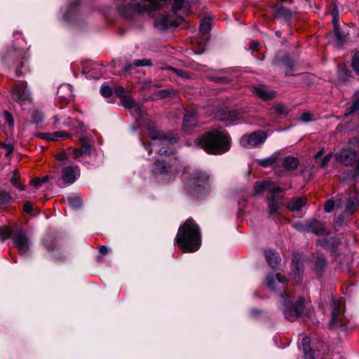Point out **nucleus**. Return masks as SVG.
I'll return each instance as SVG.
<instances>
[{"label":"nucleus","mask_w":359,"mask_h":359,"mask_svg":"<svg viewBox=\"0 0 359 359\" xmlns=\"http://www.w3.org/2000/svg\"><path fill=\"white\" fill-rule=\"evenodd\" d=\"M100 93L104 97H109L112 95V90L109 86H103L100 88Z\"/></svg>","instance_id":"obj_42"},{"label":"nucleus","mask_w":359,"mask_h":359,"mask_svg":"<svg viewBox=\"0 0 359 359\" xmlns=\"http://www.w3.org/2000/svg\"><path fill=\"white\" fill-rule=\"evenodd\" d=\"M259 47V43L257 41H252L250 46V48L252 50H257Z\"/></svg>","instance_id":"obj_60"},{"label":"nucleus","mask_w":359,"mask_h":359,"mask_svg":"<svg viewBox=\"0 0 359 359\" xmlns=\"http://www.w3.org/2000/svg\"><path fill=\"white\" fill-rule=\"evenodd\" d=\"M331 319L328 324L330 329L338 328L344 325L343 315L344 312V302L341 299H334L330 305Z\"/></svg>","instance_id":"obj_7"},{"label":"nucleus","mask_w":359,"mask_h":359,"mask_svg":"<svg viewBox=\"0 0 359 359\" xmlns=\"http://www.w3.org/2000/svg\"><path fill=\"white\" fill-rule=\"evenodd\" d=\"M255 93L264 100H270L276 97V92L269 90L265 86L259 85L255 87Z\"/></svg>","instance_id":"obj_17"},{"label":"nucleus","mask_w":359,"mask_h":359,"mask_svg":"<svg viewBox=\"0 0 359 359\" xmlns=\"http://www.w3.org/2000/svg\"><path fill=\"white\" fill-rule=\"evenodd\" d=\"M332 22H333V24H334V29L337 30L338 27H339V20H338L337 15H334L333 16Z\"/></svg>","instance_id":"obj_62"},{"label":"nucleus","mask_w":359,"mask_h":359,"mask_svg":"<svg viewBox=\"0 0 359 359\" xmlns=\"http://www.w3.org/2000/svg\"><path fill=\"white\" fill-rule=\"evenodd\" d=\"M327 243V241L326 239H320L317 241V244L320 245L323 247H325Z\"/></svg>","instance_id":"obj_63"},{"label":"nucleus","mask_w":359,"mask_h":359,"mask_svg":"<svg viewBox=\"0 0 359 359\" xmlns=\"http://www.w3.org/2000/svg\"><path fill=\"white\" fill-rule=\"evenodd\" d=\"M98 250H99V253L100 254V255L102 256H104V255H106L108 252H109V249L107 248V246L105 245H101L98 248Z\"/></svg>","instance_id":"obj_59"},{"label":"nucleus","mask_w":359,"mask_h":359,"mask_svg":"<svg viewBox=\"0 0 359 359\" xmlns=\"http://www.w3.org/2000/svg\"><path fill=\"white\" fill-rule=\"evenodd\" d=\"M184 4L185 0H174L173 5L172 6V13L177 15V12L184 7Z\"/></svg>","instance_id":"obj_35"},{"label":"nucleus","mask_w":359,"mask_h":359,"mask_svg":"<svg viewBox=\"0 0 359 359\" xmlns=\"http://www.w3.org/2000/svg\"><path fill=\"white\" fill-rule=\"evenodd\" d=\"M327 266V262L324 256H319L315 263V271L318 276H322Z\"/></svg>","instance_id":"obj_25"},{"label":"nucleus","mask_w":359,"mask_h":359,"mask_svg":"<svg viewBox=\"0 0 359 359\" xmlns=\"http://www.w3.org/2000/svg\"><path fill=\"white\" fill-rule=\"evenodd\" d=\"M170 166L165 163L163 161H157L155 163L154 172L156 175H163L168 173Z\"/></svg>","instance_id":"obj_26"},{"label":"nucleus","mask_w":359,"mask_h":359,"mask_svg":"<svg viewBox=\"0 0 359 359\" xmlns=\"http://www.w3.org/2000/svg\"><path fill=\"white\" fill-rule=\"evenodd\" d=\"M80 175V169L78 165H64L60 170V178L64 184H73Z\"/></svg>","instance_id":"obj_9"},{"label":"nucleus","mask_w":359,"mask_h":359,"mask_svg":"<svg viewBox=\"0 0 359 359\" xmlns=\"http://www.w3.org/2000/svg\"><path fill=\"white\" fill-rule=\"evenodd\" d=\"M334 207V202L332 200H328L326 201L324 205V210L327 212H330L332 210Z\"/></svg>","instance_id":"obj_50"},{"label":"nucleus","mask_w":359,"mask_h":359,"mask_svg":"<svg viewBox=\"0 0 359 359\" xmlns=\"http://www.w3.org/2000/svg\"><path fill=\"white\" fill-rule=\"evenodd\" d=\"M265 257L268 264L272 268L276 267L280 262V258L278 254L272 250H266Z\"/></svg>","instance_id":"obj_20"},{"label":"nucleus","mask_w":359,"mask_h":359,"mask_svg":"<svg viewBox=\"0 0 359 359\" xmlns=\"http://www.w3.org/2000/svg\"><path fill=\"white\" fill-rule=\"evenodd\" d=\"M339 208L342 209L344 216H351L359 208V198L357 194L348 198L346 201H340Z\"/></svg>","instance_id":"obj_11"},{"label":"nucleus","mask_w":359,"mask_h":359,"mask_svg":"<svg viewBox=\"0 0 359 359\" xmlns=\"http://www.w3.org/2000/svg\"><path fill=\"white\" fill-rule=\"evenodd\" d=\"M69 150H72V151L74 158H78L80 156L84 155L83 153H81V149L69 147Z\"/></svg>","instance_id":"obj_55"},{"label":"nucleus","mask_w":359,"mask_h":359,"mask_svg":"<svg viewBox=\"0 0 359 359\" xmlns=\"http://www.w3.org/2000/svg\"><path fill=\"white\" fill-rule=\"evenodd\" d=\"M331 157H332V154H329L327 155H326L321 161L320 162V166L321 167H325L327 165V164L328 163V162L330 161L331 159Z\"/></svg>","instance_id":"obj_56"},{"label":"nucleus","mask_w":359,"mask_h":359,"mask_svg":"<svg viewBox=\"0 0 359 359\" xmlns=\"http://www.w3.org/2000/svg\"><path fill=\"white\" fill-rule=\"evenodd\" d=\"M114 93L119 97L120 98L123 97V96L126 95L124 94V89L121 86H117L114 89Z\"/></svg>","instance_id":"obj_54"},{"label":"nucleus","mask_w":359,"mask_h":359,"mask_svg":"<svg viewBox=\"0 0 359 359\" xmlns=\"http://www.w3.org/2000/svg\"><path fill=\"white\" fill-rule=\"evenodd\" d=\"M274 111L278 115H283V114H288V110H287V107L283 105V104H276L274 107Z\"/></svg>","instance_id":"obj_37"},{"label":"nucleus","mask_w":359,"mask_h":359,"mask_svg":"<svg viewBox=\"0 0 359 359\" xmlns=\"http://www.w3.org/2000/svg\"><path fill=\"white\" fill-rule=\"evenodd\" d=\"M287 281V278L282 276L280 273L276 275H269L266 277V285L271 290L276 289V285H283Z\"/></svg>","instance_id":"obj_18"},{"label":"nucleus","mask_w":359,"mask_h":359,"mask_svg":"<svg viewBox=\"0 0 359 359\" xmlns=\"http://www.w3.org/2000/svg\"><path fill=\"white\" fill-rule=\"evenodd\" d=\"M11 182L15 187L18 188L20 191H24L25 189L24 182L21 181L20 173L17 170H15L13 172V175L11 178Z\"/></svg>","instance_id":"obj_24"},{"label":"nucleus","mask_w":359,"mask_h":359,"mask_svg":"<svg viewBox=\"0 0 359 359\" xmlns=\"http://www.w3.org/2000/svg\"><path fill=\"white\" fill-rule=\"evenodd\" d=\"M208 180V176L205 172L201 171H196L192 174L189 180V184L191 186L201 187L204 186Z\"/></svg>","instance_id":"obj_16"},{"label":"nucleus","mask_w":359,"mask_h":359,"mask_svg":"<svg viewBox=\"0 0 359 359\" xmlns=\"http://www.w3.org/2000/svg\"><path fill=\"white\" fill-rule=\"evenodd\" d=\"M67 201L69 205L74 209L80 208L83 204L82 199L77 196L68 198Z\"/></svg>","instance_id":"obj_32"},{"label":"nucleus","mask_w":359,"mask_h":359,"mask_svg":"<svg viewBox=\"0 0 359 359\" xmlns=\"http://www.w3.org/2000/svg\"><path fill=\"white\" fill-rule=\"evenodd\" d=\"M265 190L270 194L266 201L269 214L272 215L277 213L278 210L284 205L282 201L283 196L278 195L284 189L271 181H264L255 186V191L257 194H262Z\"/></svg>","instance_id":"obj_3"},{"label":"nucleus","mask_w":359,"mask_h":359,"mask_svg":"<svg viewBox=\"0 0 359 359\" xmlns=\"http://www.w3.org/2000/svg\"><path fill=\"white\" fill-rule=\"evenodd\" d=\"M201 231L199 225L192 219L182 224L175 238V244L186 253L198 250L201 245Z\"/></svg>","instance_id":"obj_1"},{"label":"nucleus","mask_w":359,"mask_h":359,"mask_svg":"<svg viewBox=\"0 0 359 359\" xmlns=\"http://www.w3.org/2000/svg\"><path fill=\"white\" fill-rule=\"evenodd\" d=\"M158 24L163 27H168L177 25V23H175V21L171 19V17L169 15H166L159 19Z\"/></svg>","instance_id":"obj_29"},{"label":"nucleus","mask_w":359,"mask_h":359,"mask_svg":"<svg viewBox=\"0 0 359 359\" xmlns=\"http://www.w3.org/2000/svg\"><path fill=\"white\" fill-rule=\"evenodd\" d=\"M277 160V157L274 155L271 156L264 159L257 160V163L262 167H269L272 165Z\"/></svg>","instance_id":"obj_31"},{"label":"nucleus","mask_w":359,"mask_h":359,"mask_svg":"<svg viewBox=\"0 0 359 359\" xmlns=\"http://www.w3.org/2000/svg\"><path fill=\"white\" fill-rule=\"evenodd\" d=\"M122 105L126 108L132 109L135 107V102L134 100L128 95H124L121 98Z\"/></svg>","instance_id":"obj_33"},{"label":"nucleus","mask_w":359,"mask_h":359,"mask_svg":"<svg viewBox=\"0 0 359 359\" xmlns=\"http://www.w3.org/2000/svg\"><path fill=\"white\" fill-rule=\"evenodd\" d=\"M3 117L5 120V122L8 123L10 127H13L14 125V121L12 115L7 111H5L3 114Z\"/></svg>","instance_id":"obj_43"},{"label":"nucleus","mask_w":359,"mask_h":359,"mask_svg":"<svg viewBox=\"0 0 359 359\" xmlns=\"http://www.w3.org/2000/svg\"><path fill=\"white\" fill-rule=\"evenodd\" d=\"M166 1L167 0H142L140 3L123 6L121 11L125 17L129 18L135 14L158 10L164 6Z\"/></svg>","instance_id":"obj_5"},{"label":"nucleus","mask_w":359,"mask_h":359,"mask_svg":"<svg viewBox=\"0 0 359 359\" xmlns=\"http://www.w3.org/2000/svg\"><path fill=\"white\" fill-rule=\"evenodd\" d=\"M355 157L356 154L355 151L349 146L335 154L336 159L345 165H351L355 161Z\"/></svg>","instance_id":"obj_12"},{"label":"nucleus","mask_w":359,"mask_h":359,"mask_svg":"<svg viewBox=\"0 0 359 359\" xmlns=\"http://www.w3.org/2000/svg\"><path fill=\"white\" fill-rule=\"evenodd\" d=\"M334 32L339 42L342 43L345 36L340 32L339 27H338L337 30L334 29Z\"/></svg>","instance_id":"obj_57"},{"label":"nucleus","mask_w":359,"mask_h":359,"mask_svg":"<svg viewBox=\"0 0 359 359\" xmlns=\"http://www.w3.org/2000/svg\"><path fill=\"white\" fill-rule=\"evenodd\" d=\"M148 130L149 137L151 140H159L162 143L168 142L170 144H172L177 141L175 137H168L154 126H149Z\"/></svg>","instance_id":"obj_14"},{"label":"nucleus","mask_w":359,"mask_h":359,"mask_svg":"<svg viewBox=\"0 0 359 359\" xmlns=\"http://www.w3.org/2000/svg\"><path fill=\"white\" fill-rule=\"evenodd\" d=\"M37 136L42 139L47 141H52L55 140L54 138V133H39Z\"/></svg>","instance_id":"obj_44"},{"label":"nucleus","mask_w":359,"mask_h":359,"mask_svg":"<svg viewBox=\"0 0 359 359\" xmlns=\"http://www.w3.org/2000/svg\"><path fill=\"white\" fill-rule=\"evenodd\" d=\"M11 200L12 198L8 192L0 191V206L8 204Z\"/></svg>","instance_id":"obj_34"},{"label":"nucleus","mask_w":359,"mask_h":359,"mask_svg":"<svg viewBox=\"0 0 359 359\" xmlns=\"http://www.w3.org/2000/svg\"><path fill=\"white\" fill-rule=\"evenodd\" d=\"M280 297L283 303L282 309L287 320L292 322L304 315H306L304 306L305 300L303 297H299L298 299L294 302L287 292L284 294H281Z\"/></svg>","instance_id":"obj_4"},{"label":"nucleus","mask_w":359,"mask_h":359,"mask_svg":"<svg viewBox=\"0 0 359 359\" xmlns=\"http://www.w3.org/2000/svg\"><path fill=\"white\" fill-rule=\"evenodd\" d=\"M305 230L316 235H323L326 233L325 225L321 222L312 219L306 224Z\"/></svg>","instance_id":"obj_15"},{"label":"nucleus","mask_w":359,"mask_h":359,"mask_svg":"<svg viewBox=\"0 0 359 359\" xmlns=\"http://www.w3.org/2000/svg\"><path fill=\"white\" fill-rule=\"evenodd\" d=\"M151 61L149 59L135 60L133 61L134 67L151 66Z\"/></svg>","instance_id":"obj_39"},{"label":"nucleus","mask_w":359,"mask_h":359,"mask_svg":"<svg viewBox=\"0 0 359 359\" xmlns=\"http://www.w3.org/2000/svg\"><path fill=\"white\" fill-rule=\"evenodd\" d=\"M358 175H359V158L358 159L357 165H356V167L355 168V171H354V173L353 175V177H356Z\"/></svg>","instance_id":"obj_64"},{"label":"nucleus","mask_w":359,"mask_h":359,"mask_svg":"<svg viewBox=\"0 0 359 359\" xmlns=\"http://www.w3.org/2000/svg\"><path fill=\"white\" fill-rule=\"evenodd\" d=\"M302 256L299 254L293 255L292 268L294 272L299 275L302 271Z\"/></svg>","instance_id":"obj_23"},{"label":"nucleus","mask_w":359,"mask_h":359,"mask_svg":"<svg viewBox=\"0 0 359 359\" xmlns=\"http://www.w3.org/2000/svg\"><path fill=\"white\" fill-rule=\"evenodd\" d=\"M1 146H2V148L6 151V156H8L9 155H11L12 154V152L13 151V145L10 144H1Z\"/></svg>","instance_id":"obj_51"},{"label":"nucleus","mask_w":359,"mask_h":359,"mask_svg":"<svg viewBox=\"0 0 359 359\" xmlns=\"http://www.w3.org/2000/svg\"><path fill=\"white\" fill-rule=\"evenodd\" d=\"M197 125V118L194 112H188L184 116L183 128L189 130Z\"/></svg>","instance_id":"obj_19"},{"label":"nucleus","mask_w":359,"mask_h":359,"mask_svg":"<svg viewBox=\"0 0 359 359\" xmlns=\"http://www.w3.org/2000/svg\"><path fill=\"white\" fill-rule=\"evenodd\" d=\"M41 184L42 182L39 177H34L30 181V185L36 189H39L41 187Z\"/></svg>","instance_id":"obj_49"},{"label":"nucleus","mask_w":359,"mask_h":359,"mask_svg":"<svg viewBox=\"0 0 359 359\" xmlns=\"http://www.w3.org/2000/svg\"><path fill=\"white\" fill-rule=\"evenodd\" d=\"M23 211L27 214L33 215H35V214H34V205L30 201H26L24 203Z\"/></svg>","instance_id":"obj_40"},{"label":"nucleus","mask_w":359,"mask_h":359,"mask_svg":"<svg viewBox=\"0 0 359 359\" xmlns=\"http://www.w3.org/2000/svg\"><path fill=\"white\" fill-rule=\"evenodd\" d=\"M198 144L208 154L220 155L230 149L231 137L227 132L215 129L202 134Z\"/></svg>","instance_id":"obj_2"},{"label":"nucleus","mask_w":359,"mask_h":359,"mask_svg":"<svg viewBox=\"0 0 359 359\" xmlns=\"http://www.w3.org/2000/svg\"><path fill=\"white\" fill-rule=\"evenodd\" d=\"M310 345V339L307 336H304L302 338V346L304 351L305 354L308 353V350L309 349Z\"/></svg>","instance_id":"obj_47"},{"label":"nucleus","mask_w":359,"mask_h":359,"mask_svg":"<svg viewBox=\"0 0 359 359\" xmlns=\"http://www.w3.org/2000/svg\"><path fill=\"white\" fill-rule=\"evenodd\" d=\"M12 97L16 102L20 104L29 100L30 94L27 88V86L25 83L16 85L13 89Z\"/></svg>","instance_id":"obj_13"},{"label":"nucleus","mask_w":359,"mask_h":359,"mask_svg":"<svg viewBox=\"0 0 359 359\" xmlns=\"http://www.w3.org/2000/svg\"><path fill=\"white\" fill-rule=\"evenodd\" d=\"M267 133L264 130H257L248 135H243L240 139L241 144L245 147H257L264 143Z\"/></svg>","instance_id":"obj_8"},{"label":"nucleus","mask_w":359,"mask_h":359,"mask_svg":"<svg viewBox=\"0 0 359 359\" xmlns=\"http://www.w3.org/2000/svg\"><path fill=\"white\" fill-rule=\"evenodd\" d=\"M212 19L209 17L204 18L200 24V30L203 33H207L211 28Z\"/></svg>","instance_id":"obj_30"},{"label":"nucleus","mask_w":359,"mask_h":359,"mask_svg":"<svg viewBox=\"0 0 359 359\" xmlns=\"http://www.w3.org/2000/svg\"><path fill=\"white\" fill-rule=\"evenodd\" d=\"M13 241L14 246L17 248L21 253H27L29 249V242L24 230L18 228L15 229Z\"/></svg>","instance_id":"obj_10"},{"label":"nucleus","mask_w":359,"mask_h":359,"mask_svg":"<svg viewBox=\"0 0 359 359\" xmlns=\"http://www.w3.org/2000/svg\"><path fill=\"white\" fill-rule=\"evenodd\" d=\"M352 67L355 72L359 74V51L355 53L353 57Z\"/></svg>","instance_id":"obj_38"},{"label":"nucleus","mask_w":359,"mask_h":359,"mask_svg":"<svg viewBox=\"0 0 359 359\" xmlns=\"http://www.w3.org/2000/svg\"><path fill=\"white\" fill-rule=\"evenodd\" d=\"M241 114L236 110H232L229 112V118L230 121H236L240 119Z\"/></svg>","instance_id":"obj_46"},{"label":"nucleus","mask_w":359,"mask_h":359,"mask_svg":"<svg viewBox=\"0 0 359 359\" xmlns=\"http://www.w3.org/2000/svg\"><path fill=\"white\" fill-rule=\"evenodd\" d=\"M299 164L298 158L292 156H287L282 161V166L287 170H295Z\"/></svg>","instance_id":"obj_22"},{"label":"nucleus","mask_w":359,"mask_h":359,"mask_svg":"<svg viewBox=\"0 0 359 359\" xmlns=\"http://www.w3.org/2000/svg\"><path fill=\"white\" fill-rule=\"evenodd\" d=\"M158 154L160 155H165V156H168V155H170L172 154L171 151L168 149H164V148H161V149L158 150Z\"/></svg>","instance_id":"obj_61"},{"label":"nucleus","mask_w":359,"mask_h":359,"mask_svg":"<svg viewBox=\"0 0 359 359\" xmlns=\"http://www.w3.org/2000/svg\"><path fill=\"white\" fill-rule=\"evenodd\" d=\"M80 141L82 142V146L80 149L81 150V153L84 155H89L90 154V149L92 147L90 140L86 137H81Z\"/></svg>","instance_id":"obj_28"},{"label":"nucleus","mask_w":359,"mask_h":359,"mask_svg":"<svg viewBox=\"0 0 359 359\" xmlns=\"http://www.w3.org/2000/svg\"><path fill=\"white\" fill-rule=\"evenodd\" d=\"M169 69L174 72L176 74L182 78L187 77V74L182 69H176L174 67H170Z\"/></svg>","instance_id":"obj_53"},{"label":"nucleus","mask_w":359,"mask_h":359,"mask_svg":"<svg viewBox=\"0 0 359 359\" xmlns=\"http://www.w3.org/2000/svg\"><path fill=\"white\" fill-rule=\"evenodd\" d=\"M313 115L311 113L304 112L301 115L299 119L303 122H308L313 120Z\"/></svg>","instance_id":"obj_48"},{"label":"nucleus","mask_w":359,"mask_h":359,"mask_svg":"<svg viewBox=\"0 0 359 359\" xmlns=\"http://www.w3.org/2000/svg\"><path fill=\"white\" fill-rule=\"evenodd\" d=\"M28 57L27 52L24 48L11 47L6 50L3 58L8 65L20 62V67L18 66L16 69V75L20 76L22 75V72L20 68L23 67L24 60H27Z\"/></svg>","instance_id":"obj_6"},{"label":"nucleus","mask_w":359,"mask_h":359,"mask_svg":"<svg viewBox=\"0 0 359 359\" xmlns=\"http://www.w3.org/2000/svg\"><path fill=\"white\" fill-rule=\"evenodd\" d=\"M15 229H11L7 226H0V239L1 241L10 238L12 236H14Z\"/></svg>","instance_id":"obj_27"},{"label":"nucleus","mask_w":359,"mask_h":359,"mask_svg":"<svg viewBox=\"0 0 359 359\" xmlns=\"http://www.w3.org/2000/svg\"><path fill=\"white\" fill-rule=\"evenodd\" d=\"M347 110H348V111L346 112V116H348L354 111H359V100H355L352 106Z\"/></svg>","instance_id":"obj_45"},{"label":"nucleus","mask_w":359,"mask_h":359,"mask_svg":"<svg viewBox=\"0 0 359 359\" xmlns=\"http://www.w3.org/2000/svg\"><path fill=\"white\" fill-rule=\"evenodd\" d=\"M33 119L36 123L41 122L43 120V116L39 111H35L33 114Z\"/></svg>","instance_id":"obj_58"},{"label":"nucleus","mask_w":359,"mask_h":359,"mask_svg":"<svg viewBox=\"0 0 359 359\" xmlns=\"http://www.w3.org/2000/svg\"><path fill=\"white\" fill-rule=\"evenodd\" d=\"M306 202V198L302 197V198H295L292 200H291L287 205V208L290 211H298L305 204Z\"/></svg>","instance_id":"obj_21"},{"label":"nucleus","mask_w":359,"mask_h":359,"mask_svg":"<svg viewBox=\"0 0 359 359\" xmlns=\"http://www.w3.org/2000/svg\"><path fill=\"white\" fill-rule=\"evenodd\" d=\"M70 137H71V135L64 130L57 131V132L54 133L55 140H57L59 139H67Z\"/></svg>","instance_id":"obj_41"},{"label":"nucleus","mask_w":359,"mask_h":359,"mask_svg":"<svg viewBox=\"0 0 359 359\" xmlns=\"http://www.w3.org/2000/svg\"><path fill=\"white\" fill-rule=\"evenodd\" d=\"M55 158L59 161H63L68 158L67 153L63 150L55 155Z\"/></svg>","instance_id":"obj_52"},{"label":"nucleus","mask_w":359,"mask_h":359,"mask_svg":"<svg viewBox=\"0 0 359 359\" xmlns=\"http://www.w3.org/2000/svg\"><path fill=\"white\" fill-rule=\"evenodd\" d=\"M276 15L277 16H279V17H283V18H288V17H290L291 16V12L283 7V6H280V7H278L277 9H276Z\"/></svg>","instance_id":"obj_36"}]
</instances>
